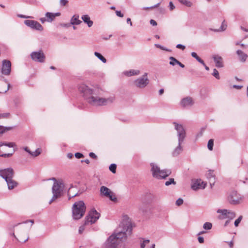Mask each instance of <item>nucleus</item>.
Here are the masks:
<instances>
[{
	"mask_svg": "<svg viewBox=\"0 0 248 248\" xmlns=\"http://www.w3.org/2000/svg\"><path fill=\"white\" fill-rule=\"evenodd\" d=\"M94 55L97 57L103 63H106L107 62L106 59L99 53L97 52H94Z\"/></svg>",
	"mask_w": 248,
	"mask_h": 248,
	"instance_id": "33",
	"label": "nucleus"
},
{
	"mask_svg": "<svg viewBox=\"0 0 248 248\" xmlns=\"http://www.w3.org/2000/svg\"><path fill=\"white\" fill-rule=\"evenodd\" d=\"M183 200L181 198H179L176 202V204L177 206H180L183 203Z\"/></svg>",
	"mask_w": 248,
	"mask_h": 248,
	"instance_id": "48",
	"label": "nucleus"
},
{
	"mask_svg": "<svg viewBox=\"0 0 248 248\" xmlns=\"http://www.w3.org/2000/svg\"><path fill=\"white\" fill-rule=\"evenodd\" d=\"M68 158L71 159L73 156V155L72 153H68L67 155Z\"/></svg>",
	"mask_w": 248,
	"mask_h": 248,
	"instance_id": "62",
	"label": "nucleus"
},
{
	"mask_svg": "<svg viewBox=\"0 0 248 248\" xmlns=\"http://www.w3.org/2000/svg\"><path fill=\"white\" fill-rule=\"evenodd\" d=\"M52 180L54 181V183L52 188L53 196L49 201V204H51L53 201L61 197L64 186L62 182L57 181L55 178H53Z\"/></svg>",
	"mask_w": 248,
	"mask_h": 248,
	"instance_id": "6",
	"label": "nucleus"
},
{
	"mask_svg": "<svg viewBox=\"0 0 248 248\" xmlns=\"http://www.w3.org/2000/svg\"><path fill=\"white\" fill-rule=\"evenodd\" d=\"M150 242L149 240L146 239L144 240L143 242L140 244V248H144L145 247V244L149 243Z\"/></svg>",
	"mask_w": 248,
	"mask_h": 248,
	"instance_id": "47",
	"label": "nucleus"
},
{
	"mask_svg": "<svg viewBox=\"0 0 248 248\" xmlns=\"http://www.w3.org/2000/svg\"><path fill=\"white\" fill-rule=\"evenodd\" d=\"M176 47L177 48L181 49L182 50H184L185 49V48H186L185 46H184L183 45H181V44H178L176 46Z\"/></svg>",
	"mask_w": 248,
	"mask_h": 248,
	"instance_id": "50",
	"label": "nucleus"
},
{
	"mask_svg": "<svg viewBox=\"0 0 248 248\" xmlns=\"http://www.w3.org/2000/svg\"><path fill=\"white\" fill-rule=\"evenodd\" d=\"M170 64L171 65H174L175 64H176L175 62V61H170Z\"/></svg>",
	"mask_w": 248,
	"mask_h": 248,
	"instance_id": "64",
	"label": "nucleus"
},
{
	"mask_svg": "<svg viewBox=\"0 0 248 248\" xmlns=\"http://www.w3.org/2000/svg\"><path fill=\"white\" fill-rule=\"evenodd\" d=\"M206 186V183L201 179L195 181L191 186L193 190H196L199 189H204Z\"/></svg>",
	"mask_w": 248,
	"mask_h": 248,
	"instance_id": "19",
	"label": "nucleus"
},
{
	"mask_svg": "<svg viewBox=\"0 0 248 248\" xmlns=\"http://www.w3.org/2000/svg\"><path fill=\"white\" fill-rule=\"evenodd\" d=\"M11 63L8 60H3L2 61L1 73L5 75H9L11 72Z\"/></svg>",
	"mask_w": 248,
	"mask_h": 248,
	"instance_id": "16",
	"label": "nucleus"
},
{
	"mask_svg": "<svg viewBox=\"0 0 248 248\" xmlns=\"http://www.w3.org/2000/svg\"><path fill=\"white\" fill-rule=\"evenodd\" d=\"M217 213L219 214L218 218L219 219H224L225 218L232 220L236 217V214L234 211L227 209H218L217 211Z\"/></svg>",
	"mask_w": 248,
	"mask_h": 248,
	"instance_id": "7",
	"label": "nucleus"
},
{
	"mask_svg": "<svg viewBox=\"0 0 248 248\" xmlns=\"http://www.w3.org/2000/svg\"><path fill=\"white\" fill-rule=\"evenodd\" d=\"M212 227V223L208 222H205L203 225V228L205 230H210L211 229Z\"/></svg>",
	"mask_w": 248,
	"mask_h": 248,
	"instance_id": "37",
	"label": "nucleus"
},
{
	"mask_svg": "<svg viewBox=\"0 0 248 248\" xmlns=\"http://www.w3.org/2000/svg\"><path fill=\"white\" fill-rule=\"evenodd\" d=\"M198 240L200 243H203L204 242V238L202 236H199L198 238Z\"/></svg>",
	"mask_w": 248,
	"mask_h": 248,
	"instance_id": "56",
	"label": "nucleus"
},
{
	"mask_svg": "<svg viewBox=\"0 0 248 248\" xmlns=\"http://www.w3.org/2000/svg\"><path fill=\"white\" fill-rule=\"evenodd\" d=\"M100 195L102 197L108 198L113 202L117 201V198L114 193L108 188L105 186H101L100 188Z\"/></svg>",
	"mask_w": 248,
	"mask_h": 248,
	"instance_id": "9",
	"label": "nucleus"
},
{
	"mask_svg": "<svg viewBox=\"0 0 248 248\" xmlns=\"http://www.w3.org/2000/svg\"><path fill=\"white\" fill-rule=\"evenodd\" d=\"M41 154V151L39 149H36L34 152H31V155L33 156H37Z\"/></svg>",
	"mask_w": 248,
	"mask_h": 248,
	"instance_id": "40",
	"label": "nucleus"
},
{
	"mask_svg": "<svg viewBox=\"0 0 248 248\" xmlns=\"http://www.w3.org/2000/svg\"><path fill=\"white\" fill-rule=\"evenodd\" d=\"M193 104V101L192 98L190 97H186L183 98L181 101V105L184 107L191 106Z\"/></svg>",
	"mask_w": 248,
	"mask_h": 248,
	"instance_id": "20",
	"label": "nucleus"
},
{
	"mask_svg": "<svg viewBox=\"0 0 248 248\" xmlns=\"http://www.w3.org/2000/svg\"><path fill=\"white\" fill-rule=\"evenodd\" d=\"M86 206L82 201L76 202L73 205V217L75 219H78L82 217L85 214Z\"/></svg>",
	"mask_w": 248,
	"mask_h": 248,
	"instance_id": "4",
	"label": "nucleus"
},
{
	"mask_svg": "<svg viewBox=\"0 0 248 248\" xmlns=\"http://www.w3.org/2000/svg\"><path fill=\"white\" fill-rule=\"evenodd\" d=\"M12 129V127H3L0 125V136L3 134L6 131L10 130Z\"/></svg>",
	"mask_w": 248,
	"mask_h": 248,
	"instance_id": "34",
	"label": "nucleus"
},
{
	"mask_svg": "<svg viewBox=\"0 0 248 248\" xmlns=\"http://www.w3.org/2000/svg\"><path fill=\"white\" fill-rule=\"evenodd\" d=\"M170 59L171 61H175V62L176 64H178L181 67H182V68L185 67V65L183 63L180 62L179 61H178L177 60H176L175 58H174L173 57H170Z\"/></svg>",
	"mask_w": 248,
	"mask_h": 248,
	"instance_id": "38",
	"label": "nucleus"
},
{
	"mask_svg": "<svg viewBox=\"0 0 248 248\" xmlns=\"http://www.w3.org/2000/svg\"><path fill=\"white\" fill-rule=\"evenodd\" d=\"M3 77L0 76V93H5L9 90L10 84L6 80L3 79Z\"/></svg>",
	"mask_w": 248,
	"mask_h": 248,
	"instance_id": "18",
	"label": "nucleus"
},
{
	"mask_svg": "<svg viewBox=\"0 0 248 248\" xmlns=\"http://www.w3.org/2000/svg\"><path fill=\"white\" fill-rule=\"evenodd\" d=\"M85 225L84 224L82 226H81L79 228V230H78V232H79V233H81L85 229V227H84V226Z\"/></svg>",
	"mask_w": 248,
	"mask_h": 248,
	"instance_id": "51",
	"label": "nucleus"
},
{
	"mask_svg": "<svg viewBox=\"0 0 248 248\" xmlns=\"http://www.w3.org/2000/svg\"><path fill=\"white\" fill-rule=\"evenodd\" d=\"M175 126V129L177 132V136L178 137V141L183 142L186 137V131L182 124H179L175 122L173 123Z\"/></svg>",
	"mask_w": 248,
	"mask_h": 248,
	"instance_id": "13",
	"label": "nucleus"
},
{
	"mask_svg": "<svg viewBox=\"0 0 248 248\" xmlns=\"http://www.w3.org/2000/svg\"><path fill=\"white\" fill-rule=\"evenodd\" d=\"M68 0H60V5L61 7L65 6L68 4Z\"/></svg>",
	"mask_w": 248,
	"mask_h": 248,
	"instance_id": "44",
	"label": "nucleus"
},
{
	"mask_svg": "<svg viewBox=\"0 0 248 248\" xmlns=\"http://www.w3.org/2000/svg\"><path fill=\"white\" fill-rule=\"evenodd\" d=\"M236 53L239 57V60L240 61L242 62H245L246 61L248 58V55L247 54L244 53L241 50H238Z\"/></svg>",
	"mask_w": 248,
	"mask_h": 248,
	"instance_id": "28",
	"label": "nucleus"
},
{
	"mask_svg": "<svg viewBox=\"0 0 248 248\" xmlns=\"http://www.w3.org/2000/svg\"><path fill=\"white\" fill-rule=\"evenodd\" d=\"M116 167L117 166L115 164H111L109 167V169L112 173H115L116 172Z\"/></svg>",
	"mask_w": 248,
	"mask_h": 248,
	"instance_id": "39",
	"label": "nucleus"
},
{
	"mask_svg": "<svg viewBox=\"0 0 248 248\" xmlns=\"http://www.w3.org/2000/svg\"><path fill=\"white\" fill-rule=\"evenodd\" d=\"M140 73V71L136 69H131L128 71H125L123 72L124 75L127 77L139 75Z\"/></svg>",
	"mask_w": 248,
	"mask_h": 248,
	"instance_id": "23",
	"label": "nucleus"
},
{
	"mask_svg": "<svg viewBox=\"0 0 248 248\" xmlns=\"http://www.w3.org/2000/svg\"><path fill=\"white\" fill-rule=\"evenodd\" d=\"M46 21L51 22L55 19V15L54 13L47 12L46 14Z\"/></svg>",
	"mask_w": 248,
	"mask_h": 248,
	"instance_id": "29",
	"label": "nucleus"
},
{
	"mask_svg": "<svg viewBox=\"0 0 248 248\" xmlns=\"http://www.w3.org/2000/svg\"><path fill=\"white\" fill-rule=\"evenodd\" d=\"M82 21L79 19L78 15H74L70 20V24L73 25H77L81 24Z\"/></svg>",
	"mask_w": 248,
	"mask_h": 248,
	"instance_id": "25",
	"label": "nucleus"
},
{
	"mask_svg": "<svg viewBox=\"0 0 248 248\" xmlns=\"http://www.w3.org/2000/svg\"><path fill=\"white\" fill-rule=\"evenodd\" d=\"M182 4L185 5V6L190 7L192 6V3L187 0H178Z\"/></svg>",
	"mask_w": 248,
	"mask_h": 248,
	"instance_id": "32",
	"label": "nucleus"
},
{
	"mask_svg": "<svg viewBox=\"0 0 248 248\" xmlns=\"http://www.w3.org/2000/svg\"><path fill=\"white\" fill-rule=\"evenodd\" d=\"M23 149L26 152H28L30 155L31 154V151L29 150V149L27 147H24Z\"/></svg>",
	"mask_w": 248,
	"mask_h": 248,
	"instance_id": "58",
	"label": "nucleus"
},
{
	"mask_svg": "<svg viewBox=\"0 0 248 248\" xmlns=\"http://www.w3.org/2000/svg\"><path fill=\"white\" fill-rule=\"evenodd\" d=\"M40 20L42 23H44L45 21H46V18L42 17L40 19Z\"/></svg>",
	"mask_w": 248,
	"mask_h": 248,
	"instance_id": "61",
	"label": "nucleus"
},
{
	"mask_svg": "<svg viewBox=\"0 0 248 248\" xmlns=\"http://www.w3.org/2000/svg\"><path fill=\"white\" fill-rule=\"evenodd\" d=\"M212 74L217 79H219L220 78V77H219V73H218V71L216 69H214L213 72V73Z\"/></svg>",
	"mask_w": 248,
	"mask_h": 248,
	"instance_id": "41",
	"label": "nucleus"
},
{
	"mask_svg": "<svg viewBox=\"0 0 248 248\" xmlns=\"http://www.w3.org/2000/svg\"><path fill=\"white\" fill-rule=\"evenodd\" d=\"M230 220H230V219H229L228 220H226V222H225V223H224V226L225 227H226V226L229 224V223H230Z\"/></svg>",
	"mask_w": 248,
	"mask_h": 248,
	"instance_id": "63",
	"label": "nucleus"
},
{
	"mask_svg": "<svg viewBox=\"0 0 248 248\" xmlns=\"http://www.w3.org/2000/svg\"><path fill=\"white\" fill-rule=\"evenodd\" d=\"M169 7H170V10L171 11V10H173V9H174L175 8V6L174 5H173L172 2L171 1H170L169 2Z\"/></svg>",
	"mask_w": 248,
	"mask_h": 248,
	"instance_id": "52",
	"label": "nucleus"
},
{
	"mask_svg": "<svg viewBox=\"0 0 248 248\" xmlns=\"http://www.w3.org/2000/svg\"><path fill=\"white\" fill-rule=\"evenodd\" d=\"M78 91L83 97L91 105L94 106L106 105L111 103L114 100V97L103 98L96 95L94 91L84 84L78 86Z\"/></svg>",
	"mask_w": 248,
	"mask_h": 248,
	"instance_id": "1",
	"label": "nucleus"
},
{
	"mask_svg": "<svg viewBox=\"0 0 248 248\" xmlns=\"http://www.w3.org/2000/svg\"><path fill=\"white\" fill-rule=\"evenodd\" d=\"M191 55L192 57L196 59V60L201 63L202 65H204V61L197 55L196 52H191Z\"/></svg>",
	"mask_w": 248,
	"mask_h": 248,
	"instance_id": "31",
	"label": "nucleus"
},
{
	"mask_svg": "<svg viewBox=\"0 0 248 248\" xmlns=\"http://www.w3.org/2000/svg\"><path fill=\"white\" fill-rule=\"evenodd\" d=\"M18 16L23 18H27L30 17L29 16H27L23 15H18Z\"/></svg>",
	"mask_w": 248,
	"mask_h": 248,
	"instance_id": "59",
	"label": "nucleus"
},
{
	"mask_svg": "<svg viewBox=\"0 0 248 248\" xmlns=\"http://www.w3.org/2000/svg\"><path fill=\"white\" fill-rule=\"evenodd\" d=\"M100 217V214L95 209H92L86 217L85 225H91L95 223Z\"/></svg>",
	"mask_w": 248,
	"mask_h": 248,
	"instance_id": "8",
	"label": "nucleus"
},
{
	"mask_svg": "<svg viewBox=\"0 0 248 248\" xmlns=\"http://www.w3.org/2000/svg\"><path fill=\"white\" fill-rule=\"evenodd\" d=\"M126 21H127V23L128 24H129L130 26H132V22L131 21V19L130 18H127Z\"/></svg>",
	"mask_w": 248,
	"mask_h": 248,
	"instance_id": "60",
	"label": "nucleus"
},
{
	"mask_svg": "<svg viewBox=\"0 0 248 248\" xmlns=\"http://www.w3.org/2000/svg\"><path fill=\"white\" fill-rule=\"evenodd\" d=\"M232 87L233 88H235L237 89H241L242 88V86L234 85H233Z\"/></svg>",
	"mask_w": 248,
	"mask_h": 248,
	"instance_id": "57",
	"label": "nucleus"
},
{
	"mask_svg": "<svg viewBox=\"0 0 248 248\" xmlns=\"http://www.w3.org/2000/svg\"><path fill=\"white\" fill-rule=\"evenodd\" d=\"M147 76V73H145L142 77L135 80L134 82L135 85L140 88H145L149 84V79Z\"/></svg>",
	"mask_w": 248,
	"mask_h": 248,
	"instance_id": "11",
	"label": "nucleus"
},
{
	"mask_svg": "<svg viewBox=\"0 0 248 248\" xmlns=\"http://www.w3.org/2000/svg\"><path fill=\"white\" fill-rule=\"evenodd\" d=\"M206 177L209 180L211 186L214 185L215 183V176L213 170H209L206 173Z\"/></svg>",
	"mask_w": 248,
	"mask_h": 248,
	"instance_id": "21",
	"label": "nucleus"
},
{
	"mask_svg": "<svg viewBox=\"0 0 248 248\" xmlns=\"http://www.w3.org/2000/svg\"><path fill=\"white\" fill-rule=\"evenodd\" d=\"M227 26V23L225 22V21H223L222 22V24H221L220 29H218V30H215V31H224L226 29Z\"/></svg>",
	"mask_w": 248,
	"mask_h": 248,
	"instance_id": "35",
	"label": "nucleus"
},
{
	"mask_svg": "<svg viewBox=\"0 0 248 248\" xmlns=\"http://www.w3.org/2000/svg\"><path fill=\"white\" fill-rule=\"evenodd\" d=\"M31 57L32 60L40 62H44L45 59V56L42 50L32 52Z\"/></svg>",
	"mask_w": 248,
	"mask_h": 248,
	"instance_id": "15",
	"label": "nucleus"
},
{
	"mask_svg": "<svg viewBox=\"0 0 248 248\" xmlns=\"http://www.w3.org/2000/svg\"><path fill=\"white\" fill-rule=\"evenodd\" d=\"M7 146L8 147H14L16 146V144L14 142H0V152H1V148L2 147V146ZM14 151L12 153H8V154H0V156L3 157H9L11 156L13 153H14Z\"/></svg>",
	"mask_w": 248,
	"mask_h": 248,
	"instance_id": "17",
	"label": "nucleus"
},
{
	"mask_svg": "<svg viewBox=\"0 0 248 248\" xmlns=\"http://www.w3.org/2000/svg\"><path fill=\"white\" fill-rule=\"evenodd\" d=\"M119 245L114 235H110L104 243L102 248H118Z\"/></svg>",
	"mask_w": 248,
	"mask_h": 248,
	"instance_id": "12",
	"label": "nucleus"
},
{
	"mask_svg": "<svg viewBox=\"0 0 248 248\" xmlns=\"http://www.w3.org/2000/svg\"><path fill=\"white\" fill-rule=\"evenodd\" d=\"M214 146V140L213 139H210L208 142L207 144V147L208 149L210 151H212Z\"/></svg>",
	"mask_w": 248,
	"mask_h": 248,
	"instance_id": "36",
	"label": "nucleus"
},
{
	"mask_svg": "<svg viewBox=\"0 0 248 248\" xmlns=\"http://www.w3.org/2000/svg\"><path fill=\"white\" fill-rule=\"evenodd\" d=\"M14 171L11 168L3 169L0 173V176L3 178L7 183L9 189H13L17 185V183L13 180Z\"/></svg>",
	"mask_w": 248,
	"mask_h": 248,
	"instance_id": "3",
	"label": "nucleus"
},
{
	"mask_svg": "<svg viewBox=\"0 0 248 248\" xmlns=\"http://www.w3.org/2000/svg\"><path fill=\"white\" fill-rule=\"evenodd\" d=\"M89 156L93 158H94V159H96L97 158V156L95 155V154H94L93 153H90L89 154Z\"/></svg>",
	"mask_w": 248,
	"mask_h": 248,
	"instance_id": "55",
	"label": "nucleus"
},
{
	"mask_svg": "<svg viewBox=\"0 0 248 248\" xmlns=\"http://www.w3.org/2000/svg\"><path fill=\"white\" fill-rule=\"evenodd\" d=\"M132 231L131 223L128 221H123L118 229L117 232L111 235H114L117 242L120 245L122 242L126 240L127 235H130Z\"/></svg>",
	"mask_w": 248,
	"mask_h": 248,
	"instance_id": "2",
	"label": "nucleus"
},
{
	"mask_svg": "<svg viewBox=\"0 0 248 248\" xmlns=\"http://www.w3.org/2000/svg\"><path fill=\"white\" fill-rule=\"evenodd\" d=\"M174 184L175 185L176 182L174 181V180L173 178H170L169 181H167L165 182V185L166 186H168L171 184Z\"/></svg>",
	"mask_w": 248,
	"mask_h": 248,
	"instance_id": "42",
	"label": "nucleus"
},
{
	"mask_svg": "<svg viewBox=\"0 0 248 248\" xmlns=\"http://www.w3.org/2000/svg\"><path fill=\"white\" fill-rule=\"evenodd\" d=\"M75 156L77 158H81L84 156L83 154L80 153H76Z\"/></svg>",
	"mask_w": 248,
	"mask_h": 248,
	"instance_id": "49",
	"label": "nucleus"
},
{
	"mask_svg": "<svg viewBox=\"0 0 248 248\" xmlns=\"http://www.w3.org/2000/svg\"><path fill=\"white\" fill-rule=\"evenodd\" d=\"M151 166V171L153 177L158 179H164L171 173V171L169 170H161L160 168L154 163L150 164Z\"/></svg>",
	"mask_w": 248,
	"mask_h": 248,
	"instance_id": "5",
	"label": "nucleus"
},
{
	"mask_svg": "<svg viewBox=\"0 0 248 248\" xmlns=\"http://www.w3.org/2000/svg\"><path fill=\"white\" fill-rule=\"evenodd\" d=\"M9 113H0V119L3 118H7L9 117Z\"/></svg>",
	"mask_w": 248,
	"mask_h": 248,
	"instance_id": "45",
	"label": "nucleus"
},
{
	"mask_svg": "<svg viewBox=\"0 0 248 248\" xmlns=\"http://www.w3.org/2000/svg\"><path fill=\"white\" fill-rule=\"evenodd\" d=\"M183 142H180V141H178V145L172 153V155L173 156H176L182 153L183 148L181 144Z\"/></svg>",
	"mask_w": 248,
	"mask_h": 248,
	"instance_id": "26",
	"label": "nucleus"
},
{
	"mask_svg": "<svg viewBox=\"0 0 248 248\" xmlns=\"http://www.w3.org/2000/svg\"><path fill=\"white\" fill-rule=\"evenodd\" d=\"M75 188L74 187H70L68 191V195L69 196V199H70L78 195V192H74Z\"/></svg>",
	"mask_w": 248,
	"mask_h": 248,
	"instance_id": "30",
	"label": "nucleus"
},
{
	"mask_svg": "<svg viewBox=\"0 0 248 248\" xmlns=\"http://www.w3.org/2000/svg\"><path fill=\"white\" fill-rule=\"evenodd\" d=\"M243 217L240 216L239 217L236 219L234 221V225L235 227H237L242 219Z\"/></svg>",
	"mask_w": 248,
	"mask_h": 248,
	"instance_id": "43",
	"label": "nucleus"
},
{
	"mask_svg": "<svg viewBox=\"0 0 248 248\" xmlns=\"http://www.w3.org/2000/svg\"><path fill=\"white\" fill-rule=\"evenodd\" d=\"M81 19L85 23H86L88 27H91L93 25V21L90 19L88 15H84L81 16Z\"/></svg>",
	"mask_w": 248,
	"mask_h": 248,
	"instance_id": "24",
	"label": "nucleus"
},
{
	"mask_svg": "<svg viewBox=\"0 0 248 248\" xmlns=\"http://www.w3.org/2000/svg\"><path fill=\"white\" fill-rule=\"evenodd\" d=\"M229 202L231 204L236 205L240 203L243 200L242 196L236 191H232L228 197Z\"/></svg>",
	"mask_w": 248,
	"mask_h": 248,
	"instance_id": "10",
	"label": "nucleus"
},
{
	"mask_svg": "<svg viewBox=\"0 0 248 248\" xmlns=\"http://www.w3.org/2000/svg\"><path fill=\"white\" fill-rule=\"evenodd\" d=\"M150 24L152 25V26H156L157 25V23L156 22L153 20V19H151L150 20Z\"/></svg>",
	"mask_w": 248,
	"mask_h": 248,
	"instance_id": "54",
	"label": "nucleus"
},
{
	"mask_svg": "<svg viewBox=\"0 0 248 248\" xmlns=\"http://www.w3.org/2000/svg\"><path fill=\"white\" fill-rule=\"evenodd\" d=\"M213 58L217 67L221 68L223 67V60L221 57L218 55H215L213 57Z\"/></svg>",
	"mask_w": 248,
	"mask_h": 248,
	"instance_id": "22",
	"label": "nucleus"
},
{
	"mask_svg": "<svg viewBox=\"0 0 248 248\" xmlns=\"http://www.w3.org/2000/svg\"><path fill=\"white\" fill-rule=\"evenodd\" d=\"M12 235L13 236H14L15 237V238L17 240H18L20 242H22V243L26 242L29 239V237L26 234H23L21 235H18V238L16 237L14 233H13L12 234Z\"/></svg>",
	"mask_w": 248,
	"mask_h": 248,
	"instance_id": "27",
	"label": "nucleus"
},
{
	"mask_svg": "<svg viewBox=\"0 0 248 248\" xmlns=\"http://www.w3.org/2000/svg\"><path fill=\"white\" fill-rule=\"evenodd\" d=\"M24 22L26 26L32 29L38 31H42L43 30V27L42 26L36 21L32 20H26Z\"/></svg>",
	"mask_w": 248,
	"mask_h": 248,
	"instance_id": "14",
	"label": "nucleus"
},
{
	"mask_svg": "<svg viewBox=\"0 0 248 248\" xmlns=\"http://www.w3.org/2000/svg\"><path fill=\"white\" fill-rule=\"evenodd\" d=\"M155 46L157 47V48H159L162 50H166V51H170V50L167 48H165L164 46L159 45V44H155Z\"/></svg>",
	"mask_w": 248,
	"mask_h": 248,
	"instance_id": "46",
	"label": "nucleus"
},
{
	"mask_svg": "<svg viewBox=\"0 0 248 248\" xmlns=\"http://www.w3.org/2000/svg\"><path fill=\"white\" fill-rule=\"evenodd\" d=\"M116 15L118 16H119V17H122L124 16V15L123 14L121 13V11H116Z\"/></svg>",
	"mask_w": 248,
	"mask_h": 248,
	"instance_id": "53",
	"label": "nucleus"
}]
</instances>
